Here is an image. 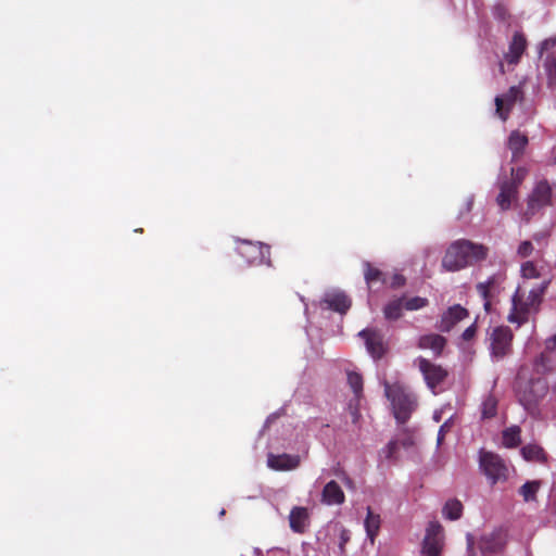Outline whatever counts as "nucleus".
<instances>
[{"instance_id":"3c124183","label":"nucleus","mask_w":556,"mask_h":556,"mask_svg":"<svg viewBox=\"0 0 556 556\" xmlns=\"http://www.w3.org/2000/svg\"><path fill=\"white\" fill-rule=\"evenodd\" d=\"M475 541L471 534H467V549L473 556Z\"/></svg>"},{"instance_id":"ea45409f","label":"nucleus","mask_w":556,"mask_h":556,"mask_svg":"<svg viewBox=\"0 0 556 556\" xmlns=\"http://www.w3.org/2000/svg\"><path fill=\"white\" fill-rule=\"evenodd\" d=\"M396 438L400 439V447L408 448L414 445L413 435L407 430H403Z\"/></svg>"},{"instance_id":"9b49d317","label":"nucleus","mask_w":556,"mask_h":556,"mask_svg":"<svg viewBox=\"0 0 556 556\" xmlns=\"http://www.w3.org/2000/svg\"><path fill=\"white\" fill-rule=\"evenodd\" d=\"M415 364H417L428 387L432 390L447 376V371L445 369H443L441 366L430 363L424 357H418L415 361Z\"/></svg>"},{"instance_id":"7c9ffc66","label":"nucleus","mask_w":556,"mask_h":556,"mask_svg":"<svg viewBox=\"0 0 556 556\" xmlns=\"http://www.w3.org/2000/svg\"><path fill=\"white\" fill-rule=\"evenodd\" d=\"M521 454L527 460L541 462L544 458L543 448L535 444H529L521 448Z\"/></svg>"},{"instance_id":"39448f33","label":"nucleus","mask_w":556,"mask_h":556,"mask_svg":"<svg viewBox=\"0 0 556 556\" xmlns=\"http://www.w3.org/2000/svg\"><path fill=\"white\" fill-rule=\"evenodd\" d=\"M479 464L492 484L505 481L508 478L509 469L506 462L495 453L481 451Z\"/></svg>"},{"instance_id":"393cba45","label":"nucleus","mask_w":556,"mask_h":556,"mask_svg":"<svg viewBox=\"0 0 556 556\" xmlns=\"http://www.w3.org/2000/svg\"><path fill=\"white\" fill-rule=\"evenodd\" d=\"M381 525L380 515L375 514L370 507L367 508V516L365 519V529L367 536L370 542L374 543L375 538L377 536Z\"/></svg>"},{"instance_id":"9d476101","label":"nucleus","mask_w":556,"mask_h":556,"mask_svg":"<svg viewBox=\"0 0 556 556\" xmlns=\"http://www.w3.org/2000/svg\"><path fill=\"white\" fill-rule=\"evenodd\" d=\"M359 337L365 340L366 349L372 358L380 359L383 357L387 348L383 342V336L379 330L367 328L359 332Z\"/></svg>"},{"instance_id":"b1692460","label":"nucleus","mask_w":556,"mask_h":556,"mask_svg":"<svg viewBox=\"0 0 556 556\" xmlns=\"http://www.w3.org/2000/svg\"><path fill=\"white\" fill-rule=\"evenodd\" d=\"M540 362L544 369L552 368V365L556 363V336L546 340L545 349L541 354Z\"/></svg>"},{"instance_id":"79ce46f5","label":"nucleus","mask_w":556,"mask_h":556,"mask_svg":"<svg viewBox=\"0 0 556 556\" xmlns=\"http://www.w3.org/2000/svg\"><path fill=\"white\" fill-rule=\"evenodd\" d=\"M468 316V311L460 305L454 304V324L460 321Z\"/></svg>"},{"instance_id":"09e8293b","label":"nucleus","mask_w":556,"mask_h":556,"mask_svg":"<svg viewBox=\"0 0 556 556\" xmlns=\"http://www.w3.org/2000/svg\"><path fill=\"white\" fill-rule=\"evenodd\" d=\"M463 505L459 501L454 500V520L462 516Z\"/></svg>"},{"instance_id":"412c9836","label":"nucleus","mask_w":556,"mask_h":556,"mask_svg":"<svg viewBox=\"0 0 556 556\" xmlns=\"http://www.w3.org/2000/svg\"><path fill=\"white\" fill-rule=\"evenodd\" d=\"M345 501V495L341 486L334 480L329 481L323 489L321 502L326 505H341Z\"/></svg>"},{"instance_id":"f3484780","label":"nucleus","mask_w":556,"mask_h":556,"mask_svg":"<svg viewBox=\"0 0 556 556\" xmlns=\"http://www.w3.org/2000/svg\"><path fill=\"white\" fill-rule=\"evenodd\" d=\"M500 193L496 197V204L502 211L510 208L511 204L517 201L518 188L514 182H507L504 179L498 181Z\"/></svg>"},{"instance_id":"a18cd8bd","label":"nucleus","mask_w":556,"mask_h":556,"mask_svg":"<svg viewBox=\"0 0 556 556\" xmlns=\"http://www.w3.org/2000/svg\"><path fill=\"white\" fill-rule=\"evenodd\" d=\"M521 270H522L523 276L529 277V276L533 275V273L535 271V268L531 262H527L522 265Z\"/></svg>"},{"instance_id":"a19ab883","label":"nucleus","mask_w":556,"mask_h":556,"mask_svg":"<svg viewBox=\"0 0 556 556\" xmlns=\"http://www.w3.org/2000/svg\"><path fill=\"white\" fill-rule=\"evenodd\" d=\"M406 282V279L403 275L401 274H394L390 280V288L392 289H397V288H401L405 285Z\"/></svg>"},{"instance_id":"aec40b11","label":"nucleus","mask_w":556,"mask_h":556,"mask_svg":"<svg viewBox=\"0 0 556 556\" xmlns=\"http://www.w3.org/2000/svg\"><path fill=\"white\" fill-rule=\"evenodd\" d=\"M300 464V458L296 455L289 454H268L267 465L274 470H292Z\"/></svg>"},{"instance_id":"4c0bfd02","label":"nucleus","mask_w":556,"mask_h":556,"mask_svg":"<svg viewBox=\"0 0 556 556\" xmlns=\"http://www.w3.org/2000/svg\"><path fill=\"white\" fill-rule=\"evenodd\" d=\"M556 51V38H547L540 45V56H543L547 52Z\"/></svg>"},{"instance_id":"58836bf2","label":"nucleus","mask_w":556,"mask_h":556,"mask_svg":"<svg viewBox=\"0 0 556 556\" xmlns=\"http://www.w3.org/2000/svg\"><path fill=\"white\" fill-rule=\"evenodd\" d=\"M532 252H533V244L531 241H528V240L522 241L517 249V254L521 258L530 256L532 254Z\"/></svg>"},{"instance_id":"4468645a","label":"nucleus","mask_w":556,"mask_h":556,"mask_svg":"<svg viewBox=\"0 0 556 556\" xmlns=\"http://www.w3.org/2000/svg\"><path fill=\"white\" fill-rule=\"evenodd\" d=\"M540 76L546 80L551 90H556V51H551L540 56Z\"/></svg>"},{"instance_id":"c85d7f7f","label":"nucleus","mask_w":556,"mask_h":556,"mask_svg":"<svg viewBox=\"0 0 556 556\" xmlns=\"http://www.w3.org/2000/svg\"><path fill=\"white\" fill-rule=\"evenodd\" d=\"M477 333V326L476 323L471 324L468 328H466L463 333L460 334L459 342L457 343L458 346L465 351L470 353V348L472 345V342L475 341Z\"/></svg>"},{"instance_id":"de8ad7c7","label":"nucleus","mask_w":556,"mask_h":556,"mask_svg":"<svg viewBox=\"0 0 556 556\" xmlns=\"http://www.w3.org/2000/svg\"><path fill=\"white\" fill-rule=\"evenodd\" d=\"M494 14L500 20H505L506 15H507V11H506V9L503 5H496L494 8Z\"/></svg>"},{"instance_id":"c756f323","label":"nucleus","mask_w":556,"mask_h":556,"mask_svg":"<svg viewBox=\"0 0 556 556\" xmlns=\"http://www.w3.org/2000/svg\"><path fill=\"white\" fill-rule=\"evenodd\" d=\"M520 443V428L510 427L503 432V444L507 447H515Z\"/></svg>"},{"instance_id":"f257e3e1","label":"nucleus","mask_w":556,"mask_h":556,"mask_svg":"<svg viewBox=\"0 0 556 556\" xmlns=\"http://www.w3.org/2000/svg\"><path fill=\"white\" fill-rule=\"evenodd\" d=\"M546 288L547 282H543L533 288L527 298H525L521 288H518L511 296V312L508 315V320L518 324V326L528 321L530 314L539 311Z\"/></svg>"},{"instance_id":"a878e982","label":"nucleus","mask_w":556,"mask_h":556,"mask_svg":"<svg viewBox=\"0 0 556 556\" xmlns=\"http://www.w3.org/2000/svg\"><path fill=\"white\" fill-rule=\"evenodd\" d=\"M404 307V298L390 301L383 308V314L388 320H397L402 316Z\"/></svg>"},{"instance_id":"7ed1b4c3","label":"nucleus","mask_w":556,"mask_h":556,"mask_svg":"<svg viewBox=\"0 0 556 556\" xmlns=\"http://www.w3.org/2000/svg\"><path fill=\"white\" fill-rule=\"evenodd\" d=\"M489 249L469 240L454 241V270L473 266L488 257Z\"/></svg>"},{"instance_id":"603ef678","label":"nucleus","mask_w":556,"mask_h":556,"mask_svg":"<svg viewBox=\"0 0 556 556\" xmlns=\"http://www.w3.org/2000/svg\"><path fill=\"white\" fill-rule=\"evenodd\" d=\"M450 317H452V307H447L445 314H444V323L446 324L445 329L448 330L450 326Z\"/></svg>"},{"instance_id":"f704fd0d","label":"nucleus","mask_w":556,"mask_h":556,"mask_svg":"<svg viewBox=\"0 0 556 556\" xmlns=\"http://www.w3.org/2000/svg\"><path fill=\"white\" fill-rule=\"evenodd\" d=\"M400 450V439L395 438L391 440L384 448L381 450V455L389 460L396 459L397 452Z\"/></svg>"},{"instance_id":"423d86ee","label":"nucleus","mask_w":556,"mask_h":556,"mask_svg":"<svg viewBox=\"0 0 556 556\" xmlns=\"http://www.w3.org/2000/svg\"><path fill=\"white\" fill-rule=\"evenodd\" d=\"M239 254L244 257L249 264L271 265L270 261V247L261 242L253 243L249 241H242L238 247Z\"/></svg>"},{"instance_id":"5fc2aeb1","label":"nucleus","mask_w":556,"mask_h":556,"mask_svg":"<svg viewBox=\"0 0 556 556\" xmlns=\"http://www.w3.org/2000/svg\"><path fill=\"white\" fill-rule=\"evenodd\" d=\"M543 238H544V235H543V233H535V235L533 236V239H534V240H536V241H540V240H541V239H543Z\"/></svg>"},{"instance_id":"6ab92c4d","label":"nucleus","mask_w":556,"mask_h":556,"mask_svg":"<svg viewBox=\"0 0 556 556\" xmlns=\"http://www.w3.org/2000/svg\"><path fill=\"white\" fill-rule=\"evenodd\" d=\"M528 142V137L519 130L510 132L506 147L511 152V162H518L523 156Z\"/></svg>"},{"instance_id":"5701e85b","label":"nucleus","mask_w":556,"mask_h":556,"mask_svg":"<svg viewBox=\"0 0 556 556\" xmlns=\"http://www.w3.org/2000/svg\"><path fill=\"white\" fill-rule=\"evenodd\" d=\"M526 39L520 34H515L509 45L508 52L505 54V60L510 64H517L525 52Z\"/></svg>"},{"instance_id":"bb28decb","label":"nucleus","mask_w":556,"mask_h":556,"mask_svg":"<svg viewBox=\"0 0 556 556\" xmlns=\"http://www.w3.org/2000/svg\"><path fill=\"white\" fill-rule=\"evenodd\" d=\"M328 531L331 533V535L339 539L338 546H339L340 554H344L345 553V544L351 540L350 531L338 523L331 526L328 529Z\"/></svg>"},{"instance_id":"49530a36","label":"nucleus","mask_w":556,"mask_h":556,"mask_svg":"<svg viewBox=\"0 0 556 556\" xmlns=\"http://www.w3.org/2000/svg\"><path fill=\"white\" fill-rule=\"evenodd\" d=\"M442 514L445 519L452 520V501H446V503L442 509Z\"/></svg>"},{"instance_id":"f03ea898","label":"nucleus","mask_w":556,"mask_h":556,"mask_svg":"<svg viewBox=\"0 0 556 556\" xmlns=\"http://www.w3.org/2000/svg\"><path fill=\"white\" fill-rule=\"evenodd\" d=\"M384 393L391 402L393 415L399 424L404 425L410 418L416 408L415 396L407 389L399 383L384 382Z\"/></svg>"},{"instance_id":"6e6552de","label":"nucleus","mask_w":556,"mask_h":556,"mask_svg":"<svg viewBox=\"0 0 556 556\" xmlns=\"http://www.w3.org/2000/svg\"><path fill=\"white\" fill-rule=\"evenodd\" d=\"M505 280V274L496 273L489 277L486 281L477 285V291L484 300V309L486 312H490L492 303L504 290Z\"/></svg>"},{"instance_id":"a211bd4d","label":"nucleus","mask_w":556,"mask_h":556,"mask_svg":"<svg viewBox=\"0 0 556 556\" xmlns=\"http://www.w3.org/2000/svg\"><path fill=\"white\" fill-rule=\"evenodd\" d=\"M321 304H325L327 308L338 312L340 314H345L351 307V299L341 291L327 293Z\"/></svg>"},{"instance_id":"4be33fe9","label":"nucleus","mask_w":556,"mask_h":556,"mask_svg":"<svg viewBox=\"0 0 556 556\" xmlns=\"http://www.w3.org/2000/svg\"><path fill=\"white\" fill-rule=\"evenodd\" d=\"M446 344L444 337L431 333L425 334L419 338L418 348L422 350H431L435 356H439Z\"/></svg>"},{"instance_id":"ddd939ff","label":"nucleus","mask_w":556,"mask_h":556,"mask_svg":"<svg viewBox=\"0 0 556 556\" xmlns=\"http://www.w3.org/2000/svg\"><path fill=\"white\" fill-rule=\"evenodd\" d=\"M506 531L502 528L493 530L489 534L481 536L479 548L483 555H492L498 553L506 544Z\"/></svg>"},{"instance_id":"e433bc0d","label":"nucleus","mask_w":556,"mask_h":556,"mask_svg":"<svg viewBox=\"0 0 556 556\" xmlns=\"http://www.w3.org/2000/svg\"><path fill=\"white\" fill-rule=\"evenodd\" d=\"M427 304H428V300L426 298H421V296H414L408 300L404 299V307L407 311H416V309L425 307Z\"/></svg>"},{"instance_id":"864d4df0","label":"nucleus","mask_w":556,"mask_h":556,"mask_svg":"<svg viewBox=\"0 0 556 556\" xmlns=\"http://www.w3.org/2000/svg\"><path fill=\"white\" fill-rule=\"evenodd\" d=\"M472 203H473V197L471 195L466 200V211L467 212H469L471 210Z\"/></svg>"},{"instance_id":"2eb2a0df","label":"nucleus","mask_w":556,"mask_h":556,"mask_svg":"<svg viewBox=\"0 0 556 556\" xmlns=\"http://www.w3.org/2000/svg\"><path fill=\"white\" fill-rule=\"evenodd\" d=\"M522 99V90L519 86H513L503 96L495 98L496 112L503 121L507 119V111Z\"/></svg>"},{"instance_id":"c03bdc74","label":"nucleus","mask_w":556,"mask_h":556,"mask_svg":"<svg viewBox=\"0 0 556 556\" xmlns=\"http://www.w3.org/2000/svg\"><path fill=\"white\" fill-rule=\"evenodd\" d=\"M450 421L451 419H447L440 428L439 430V433H438V443L440 444L443 439H444V435L445 433L450 430Z\"/></svg>"},{"instance_id":"f8f14e48","label":"nucleus","mask_w":556,"mask_h":556,"mask_svg":"<svg viewBox=\"0 0 556 556\" xmlns=\"http://www.w3.org/2000/svg\"><path fill=\"white\" fill-rule=\"evenodd\" d=\"M552 189L547 181H540L529 195L526 215H533L536 210L551 203Z\"/></svg>"},{"instance_id":"cd10ccee","label":"nucleus","mask_w":556,"mask_h":556,"mask_svg":"<svg viewBox=\"0 0 556 556\" xmlns=\"http://www.w3.org/2000/svg\"><path fill=\"white\" fill-rule=\"evenodd\" d=\"M364 268L365 280L368 286L376 282L387 283L384 274L380 269L374 267L369 262L364 263Z\"/></svg>"},{"instance_id":"c9c22d12","label":"nucleus","mask_w":556,"mask_h":556,"mask_svg":"<svg viewBox=\"0 0 556 556\" xmlns=\"http://www.w3.org/2000/svg\"><path fill=\"white\" fill-rule=\"evenodd\" d=\"M528 174V169L526 167H513L510 169V178H504L507 182H514L516 188H519L523 179Z\"/></svg>"},{"instance_id":"8fccbe9b","label":"nucleus","mask_w":556,"mask_h":556,"mask_svg":"<svg viewBox=\"0 0 556 556\" xmlns=\"http://www.w3.org/2000/svg\"><path fill=\"white\" fill-rule=\"evenodd\" d=\"M442 266L447 270H452V258H450L448 253L444 256L442 261Z\"/></svg>"},{"instance_id":"72a5a7b5","label":"nucleus","mask_w":556,"mask_h":556,"mask_svg":"<svg viewBox=\"0 0 556 556\" xmlns=\"http://www.w3.org/2000/svg\"><path fill=\"white\" fill-rule=\"evenodd\" d=\"M497 401L494 396L489 395L482 403V417L492 418L496 415Z\"/></svg>"},{"instance_id":"1a4fd4ad","label":"nucleus","mask_w":556,"mask_h":556,"mask_svg":"<svg viewBox=\"0 0 556 556\" xmlns=\"http://www.w3.org/2000/svg\"><path fill=\"white\" fill-rule=\"evenodd\" d=\"M513 332L508 327H496L491 333L492 354L503 358L510 352Z\"/></svg>"},{"instance_id":"dca6fc26","label":"nucleus","mask_w":556,"mask_h":556,"mask_svg":"<svg viewBox=\"0 0 556 556\" xmlns=\"http://www.w3.org/2000/svg\"><path fill=\"white\" fill-rule=\"evenodd\" d=\"M289 526L294 533H305L309 527L308 509L302 506H294L289 514Z\"/></svg>"},{"instance_id":"473e14b6","label":"nucleus","mask_w":556,"mask_h":556,"mask_svg":"<svg viewBox=\"0 0 556 556\" xmlns=\"http://www.w3.org/2000/svg\"><path fill=\"white\" fill-rule=\"evenodd\" d=\"M540 488V483L536 481L526 482L519 490V493L523 496L525 501L529 502L535 498V494Z\"/></svg>"},{"instance_id":"2f4dec72","label":"nucleus","mask_w":556,"mask_h":556,"mask_svg":"<svg viewBox=\"0 0 556 556\" xmlns=\"http://www.w3.org/2000/svg\"><path fill=\"white\" fill-rule=\"evenodd\" d=\"M348 383L354 392L355 396L358 399L363 392V377L358 372L349 371Z\"/></svg>"},{"instance_id":"37998d69","label":"nucleus","mask_w":556,"mask_h":556,"mask_svg":"<svg viewBox=\"0 0 556 556\" xmlns=\"http://www.w3.org/2000/svg\"><path fill=\"white\" fill-rule=\"evenodd\" d=\"M349 413L353 424H357L361 419V413L357 405L349 404Z\"/></svg>"},{"instance_id":"0eeeda50","label":"nucleus","mask_w":556,"mask_h":556,"mask_svg":"<svg viewBox=\"0 0 556 556\" xmlns=\"http://www.w3.org/2000/svg\"><path fill=\"white\" fill-rule=\"evenodd\" d=\"M444 542V532L438 521H430L426 528L421 553L424 556H440Z\"/></svg>"},{"instance_id":"20e7f679","label":"nucleus","mask_w":556,"mask_h":556,"mask_svg":"<svg viewBox=\"0 0 556 556\" xmlns=\"http://www.w3.org/2000/svg\"><path fill=\"white\" fill-rule=\"evenodd\" d=\"M548 387L544 379L532 378L523 381L518 380L517 395L521 405L531 414H534L538 403L547 393Z\"/></svg>"}]
</instances>
